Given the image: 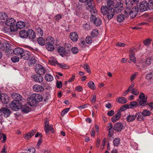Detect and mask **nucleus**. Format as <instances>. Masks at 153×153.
<instances>
[{"label":"nucleus","instance_id":"obj_1","mask_svg":"<svg viewBox=\"0 0 153 153\" xmlns=\"http://www.w3.org/2000/svg\"><path fill=\"white\" fill-rule=\"evenodd\" d=\"M115 1L113 0H108L107 4L108 7L106 6H102L101 7V12L104 15L107 14V17L108 19H112L114 14V9L112 7H114Z\"/></svg>","mask_w":153,"mask_h":153},{"label":"nucleus","instance_id":"obj_2","mask_svg":"<svg viewBox=\"0 0 153 153\" xmlns=\"http://www.w3.org/2000/svg\"><path fill=\"white\" fill-rule=\"evenodd\" d=\"M149 1H142L139 6V10L140 12H143L149 9H153V1L150 2V4L149 5Z\"/></svg>","mask_w":153,"mask_h":153},{"label":"nucleus","instance_id":"obj_3","mask_svg":"<svg viewBox=\"0 0 153 153\" xmlns=\"http://www.w3.org/2000/svg\"><path fill=\"white\" fill-rule=\"evenodd\" d=\"M35 71L39 75H43L45 73V70L43 66L39 64H36L35 67Z\"/></svg>","mask_w":153,"mask_h":153},{"label":"nucleus","instance_id":"obj_4","mask_svg":"<svg viewBox=\"0 0 153 153\" xmlns=\"http://www.w3.org/2000/svg\"><path fill=\"white\" fill-rule=\"evenodd\" d=\"M90 21L93 23L94 25L97 27L100 26L102 24L101 19L96 16H92L90 17Z\"/></svg>","mask_w":153,"mask_h":153},{"label":"nucleus","instance_id":"obj_5","mask_svg":"<svg viewBox=\"0 0 153 153\" xmlns=\"http://www.w3.org/2000/svg\"><path fill=\"white\" fill-rule=\"evenodd\" d=\"M114 7L115 8L114 11L119 13L121 12L123 7V4L120 2H117L116 0H115Z\"/></svg>","mask_w":153,"mask_h":153},{"label":"nucleus","instance_id":"obj_6","mask_svg":"<svg viewBox=\"0 0 153 153\" xmlns=\"http://www.w3.org/2000/svg\"><path fill=\"white\" fill-rule=\"evenodd\" d=\"M9 106L12 110L15 111H17L20 109L19 102L16 100H13L12 102L10 104Z\"/></svg>","mask_w":153,"mask_h":153},{"label":"nucleus","instance_id":"obj_7","mask_svg":"<svg viewBox=\"0 0 153 153\" xmlns=\"http://www.w3.org/2000/svg\"><path fill=\"white\" fill-rule=\"evenodd\" d=\"M32 54L31 52L27 51H23V53L21 55V58L27 60L29 59L31 57H32Z\"/></svg>","mask_w":153,"mask_h":153},{"label":"nucleus","instance_id":"obj_8","mask_svg":"<svg viewBox=\"0 0 153 153\" xmlns=\"http://www.w3.org/2000/svg\"><path fill=\"white\" fill-rule=\"evenodd\" d=\"M139 9L137 6H135L132 9L130 12V16L131 18L133 19L135 17L138 12Z\"/></svg>","mask_w":153,"mask_h":153},{"label":"nucleus","instance_id":"obj_9","mask_svg":"<svg viewBox=\"0 0 153 153\" xmlns=\"http://www.w3.org/2000/svg\"><path fill=\"white\" fill-rule=\"evenodd\" d=\"M130 51V52L129 55L130 59L128 60V62L131 63L132 62L134 63H135L136 62V58L134 53L132 51V49H131Z\"/></svg>","mask_w":153,"mask_h":153},{"label":"nucleus","instance_id":"obj_10","mask_svg":"<svg viewBox=\"0 0 153 153\" xmlns=\"http://www.w3.org/2000/svg\"><path fill=\"white\" fill-rule=\"evenodd\" d=\"M1 111L3 113L4 117H9L11 113V111L10 109L6 107L2 108Z\"/></svg>","mask_w":153,"mask_h":153},{"label":"nucleus","instance_id":"obj_11","mask_svg":"<svg viewBox=\"0 0 153 153\" xmlns=\"http://www.w3.org/2000/svg\"><path fill=\"white\" fill-rule=\"evenodd\" d=\"M123 126L122 123L118 122L115 124L113 127V129L117 132H120L123 129Z\"/></svg>","mask_w":153,"mask_h":153},{"label":"nucleus","instance_id":"obj_12","mask_svg":"<svg viewBox=\"0 0 153 153\" xmlns=\"http://www.w3.org/2000/svg\"><path fill=\"white\" fill-rule=\"evenodd\" d=\"M32 98L33 99L36 103L39 102L42 100V96L38 94H34L32 95Z\"/></svg>","mask_w":153,"mask_h":153},{"label":"nucleus","instance_id":"obj_13","mask_svg":"<svg viewBox=\"0 0 153 153\" xmlns=\"http://www.w3.org/2000/svg\"><path fill=\"white\" fill-rule=\"evenodd\" d=\"M9 101V97L8 95L6 94L2 93L1 96L0 101L3 103L6 104Z\"/></svg>","mask_w":153,"mask_h":153},{"label":"nucleus","instance_id":"obj_14","mask_svg":"<svg viewBox=\"0 0 153 153\" xmlns=\"http://www.w3.org/2000/svg\"><path fill=\"white\" fill-rule=\"evenodd\" d=\"M11 95L12 97L14 99V100H16L18 102L22 99V96L18 93H14L12 94Z\"/></svg>","mask_w":153,"mask_h":153},{"label":"nucleus","instance_id":"obj_15","mask_svg":"<svg viewBox=\"0 0 153 153\" xmlns=\"http://www.w3.org/2000/svg\"><path fill=\"white\" fill-rule=\"evenodd\" d=\"M33 90L36 92H42L44 90V88L42 85H35L33 87Z\"/></svg>","mask_w":153,"mask_h":153},{"label":"nucleus","instance_id":"obj_16","mask_svg":"<svg viewBox=\"0 0 153 153\" xmlns=\"http://www.w3.org/2000/svg\"><path fill=\"white\" fill-rule=\"evenodd\" d=\"M33 78L35 81L39 83L42 82L44 80L43 77L40 75L35 74L33 76Z\"/></svg>","mask_w":153,"mask_h":153},{"label":"nucleus","instance_id":"obj_17","mask_svg":"<svg viewBox=\"0 0 153 153\" xmlns=\"http://www.w3.org/2000/svg\"><path fill=\"white\" fill-rule=\"evenodd\" d=\"M54 44L51 43L50 42H47L45 44V47L49 51H53L54 50Z\"/></svg>","mask_w":153,"mask_h":153},{"label":"nucleus","instance_id":"obj_18","mask_svg":"<svg viewBox=\"0 0 153 153\" xmlns=\"http://www.w3.org/2000/svg\"><path fill=\"white\" fill-rule=\"evenodd\" d=\"M70 38L74 42H76L78 39V36L75 32H73L70 33Z\"/></svg>","mask_w":153,"mask_h":153},{"label":"nucleus","instance_id":"obj_19","mask_svg":"<svg viewBox=\"0 0 153 153\" xmlns=\"http://www.w3.org/2000/svg\"><path fill=\"white\" fill-rule=\"evenodd\" d=\"M28 36L30 39H33L36 37L35 32L31 29H29L27 30Z\"/></svg>","mask_w":153,"mask_h":153},{"label":"nucleus","instance_id":"obj_20","mask_svg":"<svg viewBox=\"0 0 153 153\" xmlns=\"http://www.w3.org/2000/svg\"><path fill=\"white\" fill-rule=\"evenodd\" d=\"M24 51L23 49L18 47L15 48L13 51L14 54L16 55H21Z\"/></svg>","mask_w":153,"mask_h":153},{"label":"nucleus","instance_id":"obj_21","mask_svg":"<svg viewBox=\"0 0 153 153\" xmlns=\"http://www.w3.org/2000/svg\"><path fill=\"white\" fill-rule=\"evenodd\" d=\"M15 20L12 18H9L7 19L5 22V24L8 26H12L15 25L16 23Z\"/></svg>","mask_w":153,"mask_h":153},{"label":"nucleus","instance_id":"obj_22","mask_svg":"<svg viewBox=\"0 0 153 153\" xmlns=\"http://www.w3.org/2000/svg\"><path fill=\"white\" fill-rule=\"evenodd\" d=\"M33 99L32 98V96L27 99V102L30 106H34L36 104Z\"/></svg>","mask_w":153,"mask_h":153},{"label":"nucleus","instance_id":"obj_23","mask_svg":"<svg viewBox=\"0 0 153 153\" xmlns=\"http://www.w3.org/2000/svg\"><path fill=\"white\" fill-rule=\"evenodd\" d=\"M36 131V130L34 129L27 133L25 137V138L27 140L29 139L35 134Z\"/></svg>","mask_w":153,"mask_h":153},{"label":"nucleus","instance_id":"obj_24","mask_svg":"<svg viewBox=\"0 0 153 153\" xmlns=\"http://www.w3.org/2000/svg\"><path fill=\"white\" fill-rule=\"evenodd\" d=\"M58 52L62 56L65 55V48L62 47H59L57 49Z\"/></svg>","mask_w":153,"mask_h":153},{"label":"nucleus","instance_id":"obj_25","mask_svg":"<svg viewBox=\"0 0 153 153\" xmlns=\"http://www.w3.org/2000/svg\"><path fill=\"white\" fill-rule=\"evenodd\" d=\"M30 59L29 60V64L30 66L33 65L35 64L37 61L36 57L33 54L32 57H30Z\"/></svg>","mask_w":153,"mask_h":153},{"label":"nucleus","instance_id":"obj_26","mask_svg":"<svg viewBox=\"0 0 153 153\" xmlns=\"http://www.w3.org/2000/svg\"><path fill=\"white\" fill-rule=\"evenodd\" d=\"M125 3L126 7L128 9H130L133 7V2L132 0H126Z\"/></svg>","mask_w":153,"mask_h":153},{"label":"nucleus","instance_id":"obj_27","mask_svg":"<svg viewBox=\"0 0 153 153\" xmlns=\"http://www.w3.org/2000/svg\"><path fill=\"white\" fill-rule=\"evenodd\" d=\"M19 35L21 37L25 38L27 37V31L24 30H21L19 32Z\"/></svg>","mask_w":153,"mask_h":153},{"label":"nucleus","instance_id":"obj_28","mask_svg":"<svg viewBox=\"0 0 153 153\" xmlns=\"http://www.w3.org/2000/svg\"><path fill=\"white\" fill-rule=\"evenodd\" d=\"M153 59L151 57H149L147 58L144 62V67L145 66H148L152 62H153Z\"/></svg>","mask_w":153,"mask_h":153},{"label":"nucleus","instance_id":"obj_29","mask_svg":"<svg viewBox=\"0 0 153 153\" xmlns=\"http://www.w3.org/2000/svg\"><path fill=\"white\" fill-rule=\"evenodd\" d=\"M125 18V16L122 14H119L117 17V21L119 22H121L123 21Z\"/></svg>","mask_w":153,"mask_h":153},{"label":"nucleus","instance_id":"obj_30","mask_svg":"<svg viewBox=\"0 0 153 153\" xmlns=\"http://www.w3.org/2000/svg\"><path fill=\"white\" fill-rule=\"evenodd\" d=\"M137 117V120L138 121H142L144 120L145 117L143 116L141 112L137 113L135 115Z\"/></svg>","mask_w":153,"mask_h":153},{"label":"nucleus","instance_id":"obj_31","mask_svg":"<svg viewBox=\"0 0 153 153\" xmlns=\"http://www.w3.org/2000/svg\"><path fill=\"white\" fill-rule=\"evenodd\" d=\"M136 117L135 115L130 114L126 118V120L128 122H131L134 120Z\"/></svg>","mask_w":153,"mask_h":153},{"label":"nucleus","instance_id":"obj_32","mask_svg":"<svg viewBox=\"0 0 153 153\" xmlns=\"http://www.w3.org/2000/svg\"><path fill=\"white\" fill-rule=\"evenodd\" d=\"M121 117L120 114L118 112L117 114H115L111 118V121L114 123L118 120Z\"/></svg>","mask_w":153,"mask_h":153},{"label":"nucleus","instance_id":"obj_33","mask_svg":"<svg viewBox=\"0 0 153 153\" xmlns=\"http://www.w3.org/2000/svg\"><path fill=\"white\" fill-rule=\"evenodd\" d=\"M16 27L19 29H21L24 27L25 26V24L24 22L21 21L17 22L16 23Z\"/></svg>","mask_w":153,"mask_h":153},{"label":"nucleus","instance_id":"obj_34","mask_svg":"<svg viewBox=\"0 0 153 153\" xmlns=\"http://www.w3.org/2000/svg\"><path fill=\"white\" fill-rule=\"evenodd\" d=\"M44 130L46 134H48L49 131H51L52 133L54 132V129L50 125L44 128Z\"/></svg>","mask_w":153,"mask_h":153},{"label":"nucleus","instance_id":"obj_35","mask_svg":"<svg viewBox=\"0 0 153 153\" xmlns=\"http://www.w3.org/2000/svg\"><path fill=\"white\" fill-rule=\"evenodd\" d=\"M11 46L10 43L8 42H4L3 43L2 49L4 51H6L7 50L9 49Z\"/></svg>","mask_w":153,"mask_h":153},{"label":"nucleus","instance_id":"obj_36","mask_svg":"<svg viewBox=\"0 0 153 153\" xmlns=\"http://www.w3.org/2000/svg\"><path fill=\"white\" fill-rule=\"evenodd\" d=\"M56 64H58V66L62 69H67L69 67V66L66 64L64 63H57V62H54L53 65H55Z\"/></svg>","mask_w":153,"mask_h":153},{"label":"nucleus","instance_id":"obj_37","mask_svg":"<svg viewBox=\"0 0 153 153\" xmlns=\"http://www.w3.org/2000/svg\"><path fill=\"white\" fill-rule=\"evenodd\" d=\"M37 41L38 43L42 46L46 44L45 39L42 37L38 38L37 39Z\"/></svg>","mask_w":153,"mask_h":153},{"label":"nucleus","instance_id":"obj_38","mask_svg":"<svg viewBox=\"0 0 153 153\" xmlns=\"http://www.w3.org/2000/svg\"><path fill=\"white\" fill-rule=\"evenodd\" d=\"M45 79L46 81L51 82L53 80V77L51 75L47 74L45 76Z\"/></svg>","mask_w":153,"mask_h":153},{"label":"nucleus","instance_id":"obj_39","mask_svg":"<svg viewBox=\"0 0 153 153\" xmlns=\"http://www.w3.org/2000/svg\"><path fill=\"white\" fill-rule=\"evenodd\" d=\"M21 109L22 112L26 113H28L30 110V108L28 106L26 105L21 106Z\"/></svg>","mask_w":153,"mask_h":153},{"label":"nucleus","instance_id":"obj_40","mask_svg":"<svg viewBox=\"0 0 153 153\" xmlns=\"http://www.w3.org/2000/svg\"><path fill=\"white\" fill-rule=\"evenodd\" d=\"M117 101L119 103L124 104L127 102V99L124 97H118L117 99Z\"/></svg>","mask_w":153,"mask_h":153},{"label":"nucleus","instance_id":"obj_41","mask_svg":"<svg viewBox=\"0 0 153 153\" xmlns=\"http://www.w3.org/2000/svg\"><path fill=\"white\" fill-rule=\"evenodd\" d=\"M141 112L145 118L146 117L150 116L151 114V112L148 109L144 110Z\"/></svg>","mask_w":153,"mask_h":153},{"label":"nucleus","instance_id":"obj_42","mask_svg":"<svg viewBox=\"0 0 153 153\" xmlns=\"http://www.w3.org/2000/svg\"><path fill=\"white\" fill-rule=\"evenodd\" d=\"M147 99H146L144 100H138L139 104L142 106H144L148 105V103L147 102Z\"/></svg>","mask_w":153,"mask_h":153},{"label":"nucleus","instance_id":"obj_43","mask_svg":"<svg viewBox=\"0 0 153 153\" xmlns=\"http://www.w3.org/2000/svg\"><path fill=\"white\" fill-rule=\"evenodd\" d=\"M152 41L151 39H147L143 41V42L145 46L149 47Z\"/></svg>","mask_w":153,"mask_h":153},{"label":"nucleus","instance_id":"obj_44","mask_svg":"<svg viewBox=\"0 0 153 153\" xmlns=\"http://www.w3.org/2000/svg\"><path fill=\"white\" fill-rule=\"evenodd\" d=\"M8 17L7 15L4 12L0 13V20H5Z\"/></svg>","mask_w":153,"mask_h":153},{"label":"nucleus","instance_id":"obj_45","mask_svg":"<svg viewBox=\"0 0 153 153\" xmlns=\"http://www.w3.org/2000/svg\"><path fill=\"white\" fill-rule=\"evenodd\" d=\"M87 4L90 8H93L94 6L93 0H87Z\"/></svg>","mask_w":153,"mask_h":153},{"label":"nucleus","instance_id":"obj_46","mask_svg":"<svg viewBox=\"0 0 153 153\" xmlns=\"http://www.w3.org/2000/svg\"><path fill=\"white\" fill-rule=\"evenodd\" d=\"M113 144L115 146H118L120 143V139L119 138H116L114 139L113 141Z\"/></svg>","mask_w":153,"mask_h":153},{"label":"nucleus","instance_id":"obj_47","mask_svg":"<svg viewBox=\"0 0 153 153\" xmlns=\"http://www.w3.org/2000/svg\"><path fill=\"white\" fill-rule=\"evenodd\" d=\"M46 41L47 42H50L52 43H54L55 40L54 38L52 36H48L46 39Z\"/></svg>","mask_w":153,"mask_h":153},{"label":"nucleus","instance_id":"obj_48","mask_svg":"<svg viewBox=\"0 0 153 153\" xmlns=\"http://www.w3.org/2000/svg\"><path fill=\"white\" fill-rule=\"evenodd\" d=\"M99 34L98 30L97 29H94L91 33V35L93 37H96Z\"/></svg>","mask_w":153,"mask_h":153},{"label":"nucleus","instance_id":"obj_49","mask_svg":"<svg viewBox=\"0 0 153 153\" xmlns=\"http://www.w3.org/2000/svg\"><path fill=\"white\" fill-rule=\"evenodd\" d=\"M36 31L37 34L39 36H42L43 35V32L42 30L40 27H38L36 29Z\"/></svg>","mask_w":153,"mask_h":153},{"label":"nucleus","instance_id":"obj_50","mask_svg":"<svg viewBox=\"0 0 153 153\" xmlns=\"http://www.w3.org/2000/svg\"><path fill=\"white\" fill-rule=\"evenodd\" d=\"M153 76V74L152 72H150L146 74V79L148 80L151 79Z\"/></svg>","mask_w":153,"mask_h":153},{"label":"nucleus","instance_id":"obj_51","mask_svg":"<svg viewBox=\"0 0 153 153\" xmlns=\"http://www.w3.org/2000/svg\"><path fill=\"white\" fill-rule=\"evenodd\" d=\"M88 86L92 89H95V86L94 83L92 81H90L88 83Z\"/></svg>","mask_w":153,"mask_h":153},{"label":"nucleus","instance_id":"obj_52","mask_svg":"<svg viewBox=\"0 0 153 153\" xmlns=\"http://www.w3.org/2000/svg\"><path fill=\"white\" fill-rule=\"evenodd\" d=\"M11 59L13 62L15 63L19 61V58L18 56H14L12 57Z\"/></svg>","mask_w":153,"mask_h":153},{"label":"nucleus","instance_id":"obj_53","mask_svg":"<svg viewBox=\"0 0 153 153\" xmlns=\"http://www.w3.org/2000/svg\"><path fill=\"white\" fill-rule=\"evenodd\" d=\"M92 39L90 36H87L85 39V41L87 43L91 44L92 42Z\"/></svg>","mask_w":153,"mask_h":153},{"label":"nucleus","instance_id":"obj_54","mask_svg":"<svg viewBox=\"0 0 153 153\" xmlns=\"http://www.w3.org/2000/svg\"><path fill=\"white\" fill-rule=\"evenodd\" d=\"M10 31L11 32H16L17 31V29L16 25L15 26V25H13L12 26L10 25Z\"/></svg>","mask_w":153,"mask_h":153},{"label":"nucleus","instance_id":"obj_55","mask_svg":"<svg viewBox=\"0 0 153 153\" xmlns=\"http://www.w3.org/2000/svg\"><path fill=\"white\" fill-rule=\"evenodd\" d=\"M91 9L90 10V13L91 14V16H96L95 15L97 13V11L95 9H94V7L93 8Z\"/></svg>","mask_w":153,"mask_h":153},{"label":"nucleus","instance_id":"obj_56","mask_svg":"<svg viewBox=\"0 0 153 153\" xmlns=\"http://www.w3.org/2000/svg\"><path fill=\"white\" fill-rule=\"evenodd\" d=\"M36 150L35 148L32 147H30L27 151V153H35Z\"/></svg>","mask_w":153,"mask_h":153},{"label":"nucleus","instance_id":"obj_57","mask_svg":"<svg viewBox=\"0 0 153 153\" xmlns=\"http://www.w3.org/2000/svg\"><path fill=\"white\" fill-rule=\"evenodd\" d=\"M147 97H145V94L142 93H140L139 96V98L140 100H145L147 99Z\"/></svg>","mask_w":153,"mask_h":153},{"label":"nucleus","instance_id":"obj_58","mask_svg":"<svg viewBox=\"0 0 153 153\" xmlns=\"http://www.w3.org/2000/svg\"><path fill=\"white\" fill-rule=\"evenodd\" d=\"M83 27L84 29L87 30H89L90 28L89 23L86 22L85 24H83Z\"/></svg>","mask_w":153,"mask_h":153},{"label":"nucleus","instance_id":"obj_59","mask_svg":"<svg viewBox=\"0 0 153 153\" xmlns=\"http://www.w3.org/2000/svg\"><path fill=\"white\" fill-rule=\"evenodd\" d=\"M109 131L108 134V135L109 137H111L113 135V133L114 132V130L113 129V128H111V129H109Z\"/></svg>","mask_w":153,"mask_h":153},{"label":"nucleus","instance_id":"obj_60","mask_svg":"<svg viewBox=\"0 0 153 153\" xmlns=\"http://www.w3.org/2000/svg\"><path fill=\"white\" fill-rule=\"evenodd\" d=\"M83 67L86 71L88 73L91 72V70L90 69V67L87 64H85L84 65Z\"/></svg>","mask_w":153,"mask_h":153},{"label":"nucleus","instance_id":"obj_61","mask_svg":"<svg viewBox=\"0 0 153 153\" xmlns=\"http://www.w3.org/2000/svg\"><path fill=\"white\" fill-rule=\"evenodd\" d=\"M71 51L72 53L74 54L77 53L79 51L78 48L76 47H74L72 48L71 49Z\"/></svg>","mask_w":153,"mask_h":153},{"label":"nucleus","instance_id":"obj_62","mask_svg":"<svg viewBox=\"0 0 153 153\" xmlns=\"http://www.w3.org/2000/svg\"><path fill=\"white\" fill-rule=\"evenodd\" d=\"M69 110V108H66L63 110L61 113V114L62 116H63L65 114L67 113Z\"/></svg>","mask_w":153,"mask_h":153},{"label":"nucleus","instance_id":"obj_63","mask_svg":"<svg viewBox=\"0 0 153 153\" xmlns=\"http://www.w3.org/2000/svg\"><path fill=\"white\" fill-rule=\"evenodd\" d=\"M130 105L131 106L136 107L139 105L138 102L136 101H132L130 103Z\"/></svg>","mask_w":153,"mask_h":153},{"label":"nucleus","instance_id":"obj_64","mask_svg":"<svg viewBox=\"0 0 153 153\" xmlns=\"http://www.w3.org/2000/svg\"><path fill=\"white\" fill-rule=\"evenodd\" d=\"M1 137V139H3L1 140V142L3 143H4L6 141L7 138V137L6 135L4 134H3Z\"/></svg>","mask_w":153,"mask_h":153}]
</instances>
